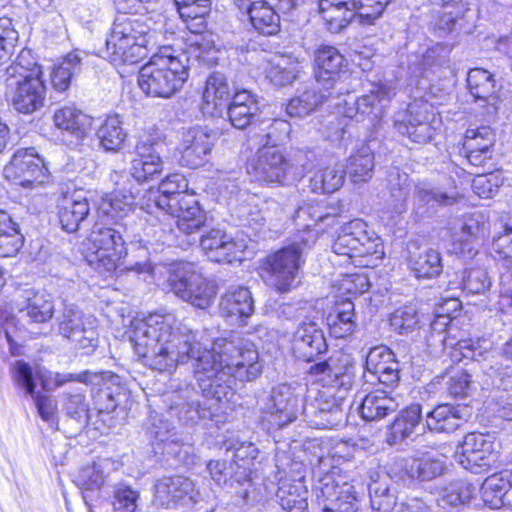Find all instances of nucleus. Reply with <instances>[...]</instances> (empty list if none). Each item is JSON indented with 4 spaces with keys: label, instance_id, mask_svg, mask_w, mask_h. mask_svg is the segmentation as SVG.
Masks as SVG:
<instances>
[{
    "label": "nucleus",
    "instance_id": "1",
    "mask_svg": "<svg viewBox=\"0 0 512 512\" xmlns=\"http://www.w3.org/2000/svg\"><path fill=\"white\" fill-rule=\"evenodd\" d=\"M130 344L138 360L160 372H171L177 365L190 362L202 395L218 403L233 397L236 380L253 381L262 373L252 342L221 338L206 349L190 329L174 327L158 315L130 321Z\"/></svg>",
    "mask_w": 512,
    "mask_h": 512
},
{
    "label": "nucleus",
    "instance_id": "2",
    "mask_svg": "<svg viewBox=\"0 0 512 512\" xmlns=\"http://www.w3.org/2000/svg\"><path fill=\"white\" fill-rule=\"evenodd\" d=\"M308 373L321 383V390L308 391L302 407L307 423L318 429H333L346 420L344 395L355 381V365L342 353L335 352L327 359L310 366Z\"/></svg>",
    "mask_w": 512,
    "mask_h": 512
},
{
    "label": "nucleus",
    "instance_id": "3",
    "mask_svg": "<svg viewBox=\"0 0 512 512\" xmlns=\"http://www.w3.org/2000/svg\"><path fill=\"white\" fill-rule=\"evenodd\" d=\"M214 54L215 50L212 47L198 40L181 52L171 47H163L139 69L138 86L147 96L169 98L187 80L192 60L211 64Z\"/></svg>",
    "mask_w": 512,
    "mask_h": 512
},
{
    "label": "nucleus",
    "instance_id": "4",
    "mask_svg": "<svg viewBox=\"0 0 512 512\" xmlns=\"http://www.w3.org/2000/svg\"><path fill=\"white\" fill-rule=\"evenodd\" d=\"M307 224L303 233L291 244L266 257L263 270L266 279L281 293L288 292L295 286L303 255L317 240V232Z\"/></svg>",
    "mask_w": 512,
    "mask_h": 512
},
{
    "label": "nucleus",
    "instance_id": "5",
    "mask_svg": "<svg viewBox=\"0 0 512 512\" xmlns=\"http://www.w3.org/2000/svg\"><path fill=\"white\" fill-rule=\"evenodd\" d=\"M87 264L101 276H110L121 268L127 247L120 230L95 224L83 243Z\"/></svg>",
    "mask_w": 512,
    "mask_h": 512
},
{
    "label": "nucleus",
    "instance_id": "6",
    "mask_svg": "<svg viewBox=\"0 0 512 512\" xmlns=\"http://www.w3.org/2000/svg\"><path fill=\"white\" fill-rule=\"evenodd\" d=\"M168 274V285L177 297L199 309H207L212 304L215 286L202 275L196 263L174 262Z\"/></svg>",
    "mask_w": 512,
    "mask_h": 512
},
{
    "label": "nucleus",
    "instance_id": "7",
    "mask_svg": "<svg viewBox=\"0 0 512 512\" xmlns=\"http://www.w3.org/2000/svg\"><path fill=\"white\" fill-rule=\"evenodd\" d=\"M315 490L323 512H356L359 509L360 499L354 485L335 471L320 477Z\"/></svg>",
    "mask_w": 512,
    "mask_h": 512
},
{
    "label": "nucleus",
    "instance_id": "8",
    "mask_svg": "<svg viewBox=\"0 0 512 512\" xmlns=\"http://www.w3.org/2000/svg\"><path fill=\"white\" fill-rule=\"evenodd\" d=\"M338 255L364 257L382 253L381 238L362 219H353L341 226L333 244Z\"/></svg>",
    "mask_w": 512,
    "mask_h": 512
},
{
    "label": "nucleus",
    "instance_id": "9",
    "mask_svg": "<svg viewBox=\"0 0 512 512\" xmlns=\"http://www.w3.org/2000/svg\"><path fill=\"white\" fill-rule=\"evenodd\" d=\"M306 386L298 383H281L273 387L264 410L270 414V422L282 428L294 422L302 413Z\"/></svg>",
    "mask_w": 512,
    "mask_h": 512
},
{
    "label": "nucleus",
    "instance_id": "10",
    "mask_svg": "<svg viewBox=\"0 0 512 512\" xmlns=\"http://www.w3.org/2000/svg\"><path fill=\"white\" fill-rule=\"evenodd\" d=\"M457 351L463 358L471 359L483 373L478 381L482 389L500 387L505 378L512 376V368L500 363L493 351L483 347L479 341L471 339L461 340L457 343Z\"/></svg>",
    "mask_w": 512,
    "mask_h": 512
},
{
    "label": "nucleus",
    "instance_id": "11",
    "mask_svg": "<svg viewBox=\"0 0 512 512\" xmlns=\"http://www.w3.org/2000/svg\"><path fill=\"white\" fill-rule=\"evenodd\" d=\"M494 436L483 433H468L455 452L458 463L474 474L489 470L496 460L497 447Z\"/></svg>",
    "mask_w": 512,
    "mask_h": 512
},
{
    "label": "nucleus",
    "instance_id": "12",
    "mask_svg": "<svg viewBox=\"0 0 512 512\" xmlns=\"http://www.w3.org/2000/svg\"><path fill=\"white\" fill-rule=\"evenodd\" d=\"M169 414L186 425H194L201 421L212 420L215 410L201 403L198 393L190 384L177 387L165 395Z\"/></svg>",
    "mask_w": 512,
    "mask_h": 512
},
{
    "label": "nucleus",
    "instance_id": "13",
    "mask_svg": "<svg viewBox=\"0 0 512 512\" xmlns=\"http://www.w3.org/2000/svg\"><path fill=\"white\" fill-rule=\"evenodd\" d=\"M396 95V89L391 84L381 83L375 86L368 94L361 97L348 95L344 100L346 118H356L360 121L365 116L378 119L382 116L385 107Z\"/></svg>",
    "mask_w": 512,
    "mask_h": 512
},
{
    "label": "nucleus",
    "instance_id": "14",
    "mask_svg": "<svg viewBox=\"0 0 512 512\" xmlns=\"http://www.w3.org/2000/svg\"><path fill=\"white\" fill-rule=\"evenodd\" d=\"M369 495L374 512H433L423 500L406 498L395 487L380 482L369 486Z\"/></svg>",
    "mask_w": 512,
    "mask_h": 512
},
{
    "label": "nucleus",
    "instance_id": "15",
    "mask_svg": "<svg viewBox=\"0 0 512 512\" xmlns=\"http://www.w3.org/2000/svg\"><path fill=\"white\" fill-rule=\"evenodd\" d=\"M8 96L13 108L22 114L40 110L46 99V86L42 78L8 79Z\"/></svg>",
    "mask_w": 512,
    "mask_h": 512
},
{
    "label": "nucleus",
    "instance_id": "16",
    "mask_svg": "<svg viewBox=\"0 0 512 512\" xmlns=\"http://www.w3.org/2000/svg\"><path fill=\"white\" fill-rule=\"evenodd\" d=\"M56 387H61L68 382H84L95 385H103L102 393L110 401L106 405L107 411H114L122 402H126L128 397L125 388L120 387V377L112 372H90L85 371L80 374L55 373Z\"/></svg>",
    "mask_w": 512,
    "mask_h": 512
},
{
    "label": "nucleus",
    "instance_id": "17",
    "mask_svg": "<svg viewBox=\"0 0 512 512\" xmlns=\"http://www.w3.org/2000/svg\"><path fill=\"white\" fill-rule=\"evenodd\" d=\"M290 125L287 121L274 119L265 134L249 136L245 147L255 160H285L282 154L281 142L288 137ZM247 156V158H249Z\"/></svg>",
    "mask_w": 512,
    "mask_h": 512
},
{
    "label": "nucleus",
    "instance_id": "18",
    "mask_svg": "<svg viewBox=\"0 0 512 512\" xmlns=\"http://www.w3.org/2000/svg\"><path fill=\"white\" fill-rule=\"evenodd\" d=\"M431 114L424 103L410 104L405 112L397 113L394 128L412 142L426 143L432 139L435 129L432 126Z\"/></svg>",
    "mask_w": 512,
    "mask_h": 512
},
{
    "label": "nucleus",
    "instance_id": "19",
    "mask_svg": "<svg viewBox=\"0 0 512 512\" xmlns=\"http://www.w3.org/2000/svg\"><path fill=\"white\" fill-rule=\"evenodd\" d=\"M207 470L217 485L230 489L242 497L247 496V488L251 482L249 467L232 460H211L207 464Z\"/></svg>",
    "mask_w": 512,
    "mask_h": 512
},
{
    "label": "nucleus",
    "instance_id": "20",
    "mask_svg": "<svg viewBox=\"0 0 512 512\" xmlns=\"http://www.w3.org/2000/svg\"><path fill=\"white\" fill-rule=\"evenodd\" d=\"M328 345L323 331L314 322H304L294 333L292 350L296 358L304 362L318 363V358L327 352Z\"/></svg>",
    "mask_w": 512,
    "mask_h": 512
},
{
    "label": "nucleus",
    "instance_id": "21",
    "mask_svg": "<svg viewBox=\"0 0 512 512\" xmlns=\"http://www.w3.org/2000/svg\"><path fill=\"white\" fill-rule=\"evenodd\" d=\"M200 247L209 260L217 263H232L241 260L243 245L238 244L221 229H211L200 238Z\"/></svg>",
    "mask_w": 512,
    "mask_h": 512
},
{
    "label": "nucleus",
    "instance_id": "22",
    "mask_svg": "<svg viewBox=\"0 0 512 512\" xmlns=\"http://www.w3.org/2000/svg\"><path fill=\"white\" fill-rule=\"evenodd\" d=\"M148 435L156 454L169 455L182 461V453H188L187 449H183L180 435L166 419L153 417Z\"/></svg>",
    "mask_w": 512,
    "mask_h": 512
},
{
    "label": "nucleus",
    "instance_id": "23",
    "mask_svg": "<svg viewBox=\"0 0 512 512\" xmlns=\"http://www.w3.org/2000/svg\"><path fill=\"white\" fill-rule=\"evenodd\" d=\"M231 99V88L226 76L221 72L210 74L202 94V112L209 116H222Z\"/></svg>",
    "mask_w": 512,
    "mask_h": 512
},
{
    "label": "nucleus",
    "instance_id": "24",
    "mask_svg": "<svg viewBox=\"0 0 512 512\" xmlns=\"http://www.w3.org/2000/svg\"><path fill=\"white\" fill-rule=\"evenodd\" d=\"M193 482L183 476L163 477L155 484L154 503L160 507L173 508L181 502H191Z\"/></svg>",
    "mask_w": 512,
    "mask_h": 512
},
{
    "label": "nucleus",
    "instance_id": "25",
    "mask_svg": "<svg viewBox=\"0 0 512 512\" xmlns=\"http://www.w3.org/2000/svg\"><path fill=\"white\" fill-rule=\"evenodd\" d=\"M118 11L120 8L118 7ZM128 16L126 12H119L116 16L109 38L106 41L109 62L116 68L119 75L124 78L128 72Z\"/></svg>",
    "mask_w": 512,
    "mask_h": 512
},
{
    "label": "nucleus",
    "instance_id": "26",
    "mask_svg": "<svg viewBox=\"0 0 512 512\" xmlns=\"http://www.w3.org/2000/svg\"><path fill=\"white\" fill-rule=\"evenodd\" d=\"M392 391L376 390L361 398L356 410L366 421H378L398 410L401 403Z\"/></svg>",
    "mask_w": 512,
    "mask_h": 512
},
{
    "label": "nucleus",
    "instance_id": "27",
    "mask_svg": "<svg viewBox=\"0 0 512 512\" xmlns=\"http://www.w3.org/2000/svg\"><path fill=\"white\" fill-rule=\"evenodd\" d=\"M253 28L260 34L271 36L280 31V17L270 0L248 1L242 4Z\"/></svg>",
    "mask_w": 512,
    "mask_h": 512
},
{
    "label": "nucleus",
    "instance_id": "28",
    "mask_svg": "<svg viewBox=\"0 0 512 512\" xmlns=\"http://www.w3.org/2000/svg\"><path fill=\"white\" fill-rule=\"evenodd\" d=\"M496 140L495 131L488 125H470L463 138V153L471 158H491L490 153Z\"/></svg>",
    "mask_w": 512,
    "mask_h": 512
},
{
    "label": "nucleus",
    "instance_id": "29",
    "mask_svg": "<svg viewBox=\"0 0 512 512\" xmlns=\"http://www.w3.org/2000/svg\"><path fill=\"white\" fill-rule=\"evenodd\" d=\"M333 89L318 85L317 80L287 105V113L292 117H305L332 97Z\"/></svg>",
    "mask_w": 512,
    "mask_h": 512
},
{
    "label": "nucleus",
    "instance_id": "30",
    "mask_svg": "<svg viewBox=\"0 0 512 512\" xmlns=\"http://www.w3.org/2000/svg\"><path fill=\"white\" fill-rule=\"evenodd\" d=\"M231 124L237 129L246 128L259 111L256 97L248 90L234 93L226 108Z\"/></svg>",
    "mask_w": 512,
    "mask_h": 512
},
{
    "label": "nucleus",
    "instance_id": "31",
    "mask_svg": "<svg viewBox=\"0 0 512 512\" xmlns=\"http://www.w3.org/2000/svg\"><path fill=\"white\" fill-rule=\"evenodd\" d=\"M53 123L56 128L79 141L86 136L91 118L75 106H64L54 112Z\"/></svg>",
    "mask_w": 512,
    "mask_h": 512
},
{
    "label": "nucleus",
    "instance_id": "32",
    "mask_svg": "<svg viewBox=\"0 0 512 512\" xmlns=\"http://www.w3.org/2000/svg\"><path fill=\"white\" fill-rule=\"evenodd\" d=\"M344 57L333 46L320 47L315 55V80L318 85L334 88L336 77L343 66Z\"/></svg>",
    "mask_w": 512,
    "mask_h": 512
},
{
    "label": "nucleus",
    "instance_id": "33",
    "mask_svg": "<svg viewBox=\"0 0 512 512\" xmlns=\"http://www.w3.org/2000/svg\"><path fill=\"white\" fill-rule=\"evenodd\" d=\"M220 311L227 317L244 320L254 313V300L248 288L231 286L221 297Z\"/></svg>",
    "mask_w": 512,
    "mask_h": 512
},
{
    "label": "nucleus",
    "instance_id": "34",
    "mask_svg": "<svg viewBox=\"0 0 512 512\" xmlns=\"http://www.w3.org/2000/svg\"><path fill=\"white\" fill-rule=\"evenodd\" d=\"M89 211L88 200L82 194L74 193L70 197H65L59 210L62 228L69 233L77 231L81 223L86 220Z\"/></svg>",
    "mask_w": 512,
    "mask_h": 512
},
{
    "label": "nucleus",
    "instance_id": "35",
    "mask_svg": "<svg viewBox=\"0 0 512 512\" xmlns=\"http://www.w3.org/2000/svg\"><path fill=\"white\" fill-rule=\"evenodd\" d=\"M148 20L144 14L130 19V63H136L148 56L149 46L153 44Z\"/></svg>",
    "mask_w": 512,
    "mask_h": 512
},
{
    "label": "nucleus",
    "instance_id": "36",
    "mask_svg": "<svg viewBox=\"0 0 512 512\" xmlns=\"http://www.w3.org/2000/svg\"><path fill=\"white\" fill-rule=\"evenodd\" d=\"M23 299L22 302L18 303V309L23 316L36 323H43L51 319L54 305L49 295L26 290Z\"/></svg>",
    "mask_w": 512,
    "mask_h": 512
},
{
    "label": "nucleus",
    "instance_id": "37",
    "mask_svg": "<svg viewBox=\"0 0 512 512\" xmlns=\"http://www.w3.org/2000/svg\"><path fill=\"white\" fill-rule=\"evenodd\" d=\"M421 421V406L411 405L403 409L390 425L387 441L396 445L410 438Z\"/></svg>",
    "mask_w": 512,
    "mask_h": 512
},
{
    "label": "nucleus",
    "instance_id": "38",
    "mask_svg": "<svg viewBox=\"0 0 512 512\" xmlns=\"http://www.w3.org/2000/svg\"><path fill=\"white\" fill-rule=\"evenodd\" d=\"M174 3L187 29L195 34L205 29V16L210 12L211 0H174Z\"/></svg>",
    "mask_w": 512,
    "mask_h": 512
},
{
    "label": "nucleus",
    "instance_id": "39",
    "mask_svg": "<svg viewBox=\"0 0 512 512\" xmlns=\"http://www.w3.org/2000/svg\"><path fill=\"white\" fill-rule=\"evenodd\" d=\"M355 306L348 299L338 302L327 317V324L332 336L345 338L351 335L356 328Z\"/></svg>",
    "mask_w": 512,
    "mask_h": 512
},
{
    "label": "nucleus",
    "instance_id": "40",
    "mask_svg": "<svg viewBox=\"0 0 512 512\" xmlns=\"http://www.w3.org/2000/svg\"><path fill=\"white\" fill-rule=\"evenodd\" d=\"M213 140L214 134L211 129L202 126L189 128L183 137L182 158L190 160L206 156L211 151Z\"/></svg>",
    "mask_w": 512,
    "mask_h": 512
},
{
    "label": "nucleus",
    "instance_id": "41",
    "mask_svg": "<svg viewBox=\"0 0 512 512\" xmlns=\"http://www.w3.org/2000/svg\"><path fill=\"white\" fill-rule=\"evenodd\" d=\"M396 465L404 471L409 479L429 481L442 474L444 462L438 458L400 459Z\"/></svg>",
    "mask_w": 512,
    "mask_h": 512
},
{
    "label": "nucleus",
    "instance_id": "42",
    "mask_svg": "<svg viewBox=\"0 0 512 512\" xmlns=\"http://www.w3.org/2000/svg\"><path fill=\"white\" fill-rule=\"evenodd\" d=\"M463 421L464 418L459 407L450 404L438 405L426 415L427 427L436 432H454Z\"/></svg>",
    "mask_w": 512,
    "mask_h": 512
},
{
    "label": "nucleus",
    "instance_id": "43",
    "mask_svg": "<svg viewBox=\"0 0 512 512\" xmlns=\"http://www.w3.org/2000/svg\"><path fill=\"white\" fill-rule=\"evenodd\" d=\"M277 501L287 512H306L308 490L301 481L282 482L276 493Z\"/></svg>",
    "mask_w": 512,
    "mask_h": 512
},
{
    "label": "nucleus",
    "instance_id": "44",
    "mask_svg": "<svg viewBox=\"0 0 512 512\" xmlns=\"http://www.w3.org/2000/svg\"><path fill=\"white\" fill-rule=\"evenodd\" d=\"M409 267L417 278L433 279L443 271L441 253L429 248L409 259Z\"/></svg>",
    "mask_w": 512,
    "mask_h": 512
},
{
    "label": "nucleus",
    "instance_id": "45",
    "mask_svg": "<svg viewBox=\"0 0 512 512\" xmlns=\"http://www.w3.org/2000/svg\"><path fill=\"white\" fill-rule=\"evenodd\" d=\"M0 219V257H13L23 246L24 236L8 213L2 211Z\"/></svg>",
    "mask_w": 512,
    "mask_h": 512
},
{
    "label": "nucleus",
    "instance_id": "46",
    "mask_svg": "<svg viewBox=\"0 0 512 512\" xmlns=\"http://www.w3.org/2000/svg\"><path fill=\"white\" fill-rule=\"evenodd\" d=\"M475 492V486L465 480L458 479L442 488L437 502L442 508L457 507L468 503Z\"/></svg>",
    "mask_w": 512,
    "mask_h": 512
},
{
    "label": "nucleus",
    "instance_id": "47",
    "mask_svg": "<svg viewBox=\"0 0 512 512\" xmlns=\"http://www.w3.org/2000/svg\"><path fill=\"white\" fill-rule=\"evenodd\" d=\"M301 71L298 62L291 61L285 56H275L266 68V77L277 86H286L296 80Z\"/></svg>",
    "mask_w": 512,
    "mask_h": 512
},
{
    "label": "nucleus",
    "instance_id": "48",
    "mask_svg": "<svg viewBox=\"0 0 512 512\" xmlns=\"http://www.w3.org/2000/svg\"><path fill=\"white\" fill-rule=\"evenodd\" d=\"M178 217V229L186 235H191L205 225V215L196 200L188 201L184 198L182 208L174 214Z\"/></svg>",
    "mask_w": 512,
    "mask_h": 512
},
{
    "label": "nucleus",
    "instance_id": "49",
    "mask_svg": "<svg viewBox=\"0 0 512 512\" xmlns=\"http://www.w3.org/2000/svg\"><path fill=\"white\" fill-rule=\"evenodd\" d=\"M511 484L501 474H493L487 477L481 485V498L485 505L492 509L500 508L504 504V496L509 491Z\"/></svg>",
    "mask_w": 512,
    "mask_h": 512
},
{
    "label": "nucleus",
    "instance_id": "50",
    "mask_svg": "<svg viewBox=\"0 0 512 512\" xmlns=\"http://www.w3.org/2000/svg\"><path fill=\"white\" fill-rule=\"evenodd\" d=\"M434 4L440 5L441 10L437 12L435 20L436 28L443 34L452 31L457 19L462 17L468 10L467 3L454 0H433Z\"/></svg>",
    "mask_w": 512,
    "mask_h": 512
},
{
    "label": "nucleus",
    "instance_id": "51",
    "mask_svg": "<svg viewBox=\"0 0 512 512\" xmlns=\"http://www.w3.org/2000/svg\"><path fill=\"white\" fill-rule=\"evenodd\" d=\"M502 229L503 231L492 239L491 254L512 274V221L504 223Z\"/></svg>",
    "mask_w": 512,
    "mask_h": 512
},
{
    "label": "nucleus",
    "instance_id": "52",
    "mask_svg": "<svg viewBox=\"0 0 512 512\" xmlns=\"http://www.w3.org/2000/svg\"><path fill=\"white\" fill-rule=\"evenodd\" d=\"M471 95L476 100L488 101L495 92L494 76L482 68L471 69L467 76Z\"/></svg>",
    "mask_w": 512,
    "mask_h": 512
},
{
    "label": "nucleus",
    "instance_id": "53",
    "mask_svg": "<svg viewBox=\"0 0 512 512\" xmlns=\"http://www.w3.org/2000/svg\"><path fill=\"white\" fill-rule=\"evenodd\" d=\"M121 121L117 115L109 116L99 127L97 136L105 150L116 151L124 145L126 134L121 127Z\"/></svg>",
    "mask_w": 512,
    "mask_h": 512
},
{
    "label": "nucleus",
    "instance_id": "54",
    "mask_svg": "<svg viewBox=\"0 0 512 512\" xmlns=\"http://www.w3.org/2000/svg\"><path fill=\"white\" fill-rule=\"evenodd\" d=\"M288 162H247V172L255 181L280 183L285 177Z\"/></svg>",
    "mask_w": 512,
    "mask_h": 512
},
{
    "label": "nucleus",
    "instance_id": "55",
    "mask_svg": "<svg viewBox=\"0 0 512 512\" xmlns=\"http://www.w3.org/2000/svg\"><path fill=\"white\" fill-rule=\"evenodd\" d=\"M446 377L447 392L455 399H464L476 390L475 381L464 369L454 368L447 373Z\"/></svg>",
    "mask_w": 512,
    "mask_h": 512
},
{
    "label": "nucleus",
    "instance_id": "56",
    "mask_svg": "<svg viewBox=\"0 0 512 512\" xmlns=\"http://www.w3.org/2000/svg\"><path fill=\"white\" fill-rule=\"evenodd\" d=\"M80 58L75 53H70L64 61L56 66L51 73V84L59 92L66 91L70 86L72 76L78 70Z\"/></svg>",
    "mask_w": 512,
    "mask_h": 512
},
{
    "label": "nucleus",
    "instance_id": "57",
    "mask_svg": "<svg viewBox=\"0 0 512 512\" xmlns=\"http://www.w3.org/2000/svg\"><path fill=\"white\" fill-rule=\"evenodd\" d=\"M9 79L15 78H42V67L36 62L30 50H22L14 63L8 68Z\"/></svg>",
    "mask_w": 512,
    "mask_h": 512
},
{
    "label": "nucleus",
    "instance_id": "58",
    "mask_svg": "<svg viewBox=\"0 0 512 512\" xmlns=\"http://www.w3.org/2000/svg\"><path fill=\"white\" fill-rule=\"evenodd\" d=\"M416 198L419 204L427 205L431 208L453 205L456 202V193L443 192L438 188L428 185L418 186Z\"/></svg>",
    "mask_w": 512,
    "mask_h": 512
},
{
    "label": "nucleus",
    "instance_id": "59",
    "mask_svg": "<svg viewBox=\"0 0 512 512\" xmlns=\"http://www.w3.org/2000/svg\"><path fill=\"white\" fill-rule=\"evenodd\" d=\"M390 0H354L352 7L361 24L371 25L378 19Z\"/></svg>",
    "mask_w": 512,
    "mask_h": 512
},
{
    "label": "nucleus",
    "instance_id": "60",
    "mask_svg": "<svg viewBox=\"0 0 512 512\" xmlns=\"http://www.w3.org/2000/svg\"><path fill=\"white\" fill-rule=\"evenodd\" d=\"M391 325L399 334H409L420 328L421 320L415 307L404 306L394 311Z\"/></svg>",
    "mask_w": 512,
    "mask_h": 512
},
{
    "label": "nucleus",
    "instance_id": "61",
    "mask_svg": "<svg viewBox=\"0 0 512 512\" xmlns=\"http://www.w3.org/2000/svg\"><path fill=\"white\" fill-rule=\"evenodd\" d=\"M12 380L16 387L28 396H34L36 382L32 367L23 360H17L11 367Z\"/></svg>",
    "mask_w": 512,
    "mask_h": 512
},
{
    "label": "nucleus",
    "instance_id": "62",
    "mask_svg": "<svg viewBox=\"0 0 512 512\" xmlns=\"http://www.w3.org/2000/svg\"><path fill=\"white\" fill-rule=\"evenodd\" d=\"M487 272L482 268L467 269L462 273L459 287L469 294H482L490 287Z\"/></svg>",
    "mask_w": 512,
    "mask_h": 512
},
{
    "label": "nucleus",
    "instance_id": "63",
    "mask_svg": "<svg viewBox=\"0 0 512 512\" xmlns=\"http://www.w3.org/2000/svg\"><path fill=\"white\" fill-rule=\"evenodd\" d=\"M87 325V318L84 319L78 309L72 305L66 306L59 323V331L65 338L70 339L73 336H78Z\"/></svg>",
    "mask_w": 512,
    "mask_h": 512
},
{
    "label": "nucleus",
    "instance_id": "64",
    "mask_svg": "<svg viewBox=\"0 0 512 512\" xmlns=\"http://www.w3.org/2000/svg\"><path fill=\"white\" fill-rule=\"evenodd\" d=\"M319 12L328 30L333 33L340 32L355 18L354 9L349 8L325 7V9H319Z\"/></svg>",
    "mask_w": 512,
    "mask_h": 512
}]
</instances>
